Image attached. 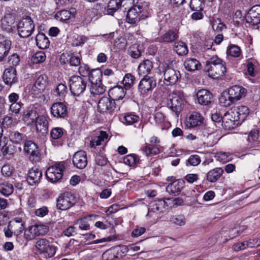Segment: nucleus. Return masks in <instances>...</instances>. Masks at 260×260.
Returning a JSON list of instances; mask_svg holds the SVG:
<instances>
[{
	"instance_id": "nucleus-1",
	"label": "nucleus",
	"mask_w": 260,
	"mask_h": 260,
	"mask_svg": "<svg viewBox=\"0 0 260 260\" xmlns=\"http://www.w3.org/2000/svg\"><path fill=\"white\" fill-rule=\"evenodd\" d=\"M246 89L242 86L234 85L230 87L228 91H223L219 98V104L228 107L245 96Z\"/></svg>"
},
{
	"instance_id": "nucleus-2",
	"label": "nucleus",
	"mask_w": 260,
	"mask_h": 260,
	"mask_svg": "<svg viewBox=\"0 0 260 260\" xmlns=\"http://www.w3.org/2000/svg\"><path fill=\"white\" fill-rule=\"evenodd\" d=\"M158 69L159 73L163 74L164 82L166 85H175L181 78L180 72L175 69L172 63H162L159 66Z\"/></svg>"
},
{
	"instance_id": "nucleus-3",
	"label": "nucleus",
	"mask_w": 260,
	"mask_h": 260,
	"mask_svg": "<svg viewBox=\"0 0 260 260\" xmlns=\"http://www.w3.org/2000/svg\"><path fill=\"white\" fill-rule=\"evenodd\" d=\"M88 80L78 75L72 76L69 80L70 90L71 94L79 96L84 93L87 86Z\"/></svg>"
},
{
	"instance_id": "nucleus-4",
	"label": "nucleus",
	"mask_w": 260,
	"mask_h": 260,
	"mask_svg": "<svg viewBox=\"0 0 260 260\" xmlns=\"http://www.w3.org/2000/svg\"><path fill=\"white\" fill-rule=\"evenodd\" d=\"M34 21L29 16H24L17 23V30L20 37L26 38L32 33L35 28Z\"/></svg>"
},
{
	"instance_id": "nucleus-5",
	"label": "nucleus",
	"mask_w": 260,
	"mask_h": 260,
	"mask_svg": "<svg viewBox=\"0 0 260 260\" xmlns=\"http://www.w3.org/2000/svg\"><path fill=\"white\" fill-rule=\"evenodd\" d=\"M185 102L183 93L179 91H173L170 94L168 98V106L177 115L182 110V106Z\"/></svg>"
},
{
	"instance_id": "nucleus-6",
	"label": "nucleus",
	"mask_w": 260,
	"mask_h": 260,
	"mask_svg": "<svg viewBox=\"0 0 260 260\" xmlns=\"http://www.w3.org/2000/svg\"><path fill=\"white\" fill-rule=\"evenodd\" d=\"M120 105L111 98L103 96L99 101L98 109L100 113L113 114L119 111Z\"/></svg>"
},
{
	"instance_id": "nucleus-7",
	"label": "nucleus",
	"mask_w": 260,
	"mask_h": 260,
	"mask_svg": "<svg viewBox=\"0 0 260 260\" xmlns=\"http://www.w3.org/2000/svg\"><path fill=\"white\" fill-rule=\"evenodd\" d=\"M64 164L63 162H59L50 166L45 173L47 180L52 183L59 181L62 177L63 172L65 169Z\"/></svg>"
},
{
	"instance_id": "nucleus-8",
	"label": "nucleus",
	"mask_w": 260,
	"mask_h": 260,
	"mask_svg": "<svg viewBox=\"0 0 260 260\" xmlns=\"http://www.w3.org/2000/svg\"><path fill=\"white\" fill-rule=\"evenodd\" d=\"M77 202L75 194L71 192H65L60 194L56 200V207L61 210H66L73 207Z\"/></svg>"
},
{
	"instance_id": "nucleus-9",
	"label": "nucleus",
	"mask_w": 260,
	"mask_h": 260,
	"mask_svg": "<svg viewBox=\"0 0 260 260\" xmlns=\"http://www.w3.org/2000/svg\"><path fill=\"white\" fill-rule=\"evenodd\" d=\"M245 20L249 27L258 28L260 23V5H256L252 7L245 16Z\"/></svg>"
},
{
	"instance_id": "nucleus-10",
	"label": "nucleus",
	"mask_w": 260,
	"mask_h": 260,
	"mask_svg": "<svg viewBox=\"0 0 260 260\" xmlns=\"http://www.w3.org/2000/svg\"><path fill=\"white\" fill-rule=\"evenodd\" d=\"M156 86V81L154 78L150 76L143 77L139 84L138 91L141 95L145 96L151 92Z\"/></svg>"
},
{
	"instance_id": "nucleus-11",
	"label": "nucleus",
	"mask_w": 260,
	"mask_h": 260,
	"mask_svg": "<svg viewBox=\"0 0 260 260\" xmlns=\"http://www.w3.org/2000/svg\"><path fill=\"white\" fill-rule=\"evenodd\" d=\"M24 151L29 154V159L32 162L39 161L40 154L37 145L31 140H26L24 143Z\"/></svg>"
},
{
	"instance_id": "nucleus-12",
	"label": "nucleus",
	"mask_w": 260,
	"mask_h": 260,
	"mask_svg": "<svg viewBox=\"0 0 260 260\" xmlns=\"http://www.w3.org/2000/svg\"><path fill=\"white\" fill-rule=\"evenodd\" d=\"M143 8L140 5H136L127 12L126 21L132 24H137L141 20Z\"/></svg>"
},
{
	"instance_id": "nucleus-13",
	"label": "nucleus",
	"mask_w": 260,
	"mask_h": 260,
	"mask_svg": "<svg viewBox=\"0 0 260 260\" xmlns=\"http://www.w3.org/2000/svg\"><path fill=\"white\" fill-rule=\"evenodd\" d=\"M167 203L163 200H155L151 202L147 216H153V213H164L167 209Z\"/></svg>"
},
{
	"instance_id": "nucleus-14",
	"label": "nucleus",
	"mask_w": 260,
	"mask_h": 260,
	"mask_svg": "<svg viewBox=\"0 0 260 260\" xmlns=\"http://www.w3.org/2000/svg\"><path fill=\"white\" fill-rule=\"evenodd\" d=\"M222 118V125L225 129H233L238 124L236 123V122L239 121L237 116L231 109L224 113Z\"/></svg>"
},
{
	"instance_id": "nucleus-15",
	"label": "nucleus",
	"mask_w": 260,
	"mask_h": 260,
	"mask_svg": "<svg viewBox=\"0 0 260 260\" xmlns=\"http://www.w3.org/2000/svg\"><path fill=\"white\" fill-rule=\"evenodd\" d=\"M15 16L10 13L5 14L2 19V27L8 32H12L17 28Z\"/></svg>"
},
{
	"instance_id": "nucleus-16",
	"label": "nucleus",
	"mask_w": 260,
	"mask_h": 260,
	"mask_svg": "<svg viewBox=\"0 0 260 260\" xmlns=\"http://www.w3.org/2000/svg\"><path fill=\"white\" fill-rule=\"evenodd\" d=\"M179 38L178 31L176 29H169L161 36L155 39V42L160 43H172Z\"/></svg>"
},
{
	"instance_id": "nucleus-17",
	"label": "nucleus",
	"mask_w": 260,
	"mask_h": 260,
	"mask_svg": "<svg viewBox=\"0 0 260 260\" xmlns=\"http://www.w3.org/2000/svg\"><path fill=\"white\" fill-rule=\"evenodd\" d=\"M51 113L56 118H64L68 114L67 107L62 102L55 103L51 107Z\"/></svg>"
},
{
	"instance_id": "nucleus-18",
	"label": "nucleus",
	"mask_w": 260,
	"mask_h": 260,
	"mask_svg": "<svg viewBox=\"0 0 260 260\" xmlns=\"http://www.w3.org/2000/svg\"><path fill=\"white\" fill-rule=\"evenodd\" d=\"M73 163L75 167L79 169L85 168L87 164L86 152L83 150L76 152L73 157Z\"/></svg>"
},
{
	"instance_id": "nucleus-19",
	"label": "nucleus",
	"mask_w": 260,
	"mask_h": 260,
	"mask_svg": "<svg viewBox=\"0 0 260 260\" xmlns=\"http://www.w3.org/2000/svg\"><path fill=\"white\" fill-rule=\"evenodd\" d=\"M3 78L5 84L11 86L17 83L18 80L16 69L13 67L6 69L4 72Z\"/></svg>"
},
{
	"instance_id": "nucleus-20",
	"label": "nucleus",
	"mask_w": 260,
	"mask_h": 260,
	"mask_svg": "<svg viewBox=\"0 0 260 260\" xmlns=\"http://www.w3.org/2000/svg\"><path fill=\"white\" fill-rule=\"evenodd\" d=\"M39 115L36 108L29 107L23 112L22 119L27 125H31Z\"/></svg>"
},
{
	"instance_id": "nucleus-21",
	"label": "nucleus",
	"mask_w": 260,
	"mask_h": 260,
	"mask_svg": "<svg viewBox=\"0 0 260 260\" xmlns=\"http://www.w3.org/2000/svg\"><path fill=\"white\" fill-rule=\"evenodd\" d=\"M42 177V172L38 168L34 167L31 168L27 173L26 181L30 185L38 184Z\"/></svg>"
},
{
	"instance_id": "nucleus-22",
	"label": "nucleus",
	"mask_w": 260,
	"mask_h": 260,
	"mask_svg": "<svg viewBox=\"0 0 260 260\" xmlns=\"http://www.w3.org/2000/svg\"><path fill=\"white\" fill-rule=\"evenodd\" d=\"M207 72L209 73V76L214 79L223 76L227 72L225 62L223 61L216 66L212 67L211 69Z\"/></svg>"
},
{
	"instance_id": "nucleus-23",
	"label": "nucleus",
	"mask_w": 260,
	"mask_h": 260,
	"mask_svg": "<svg viewBox=\"0 0 260 260\" xmlns=\"http://www.w3.org/2000/svg\"><path fill=\"white\" fill-rule=\"evenodd\" d=\"M34 124L35 125L37 131L41 133L43 136L47 134L48 129V121L46 117L42 115H40L37 117Z\"/></svg>"
},
{
	"instance_id": "nucleus-24",
	"label": "nucleus",
	"mask_w": 260,
	"mask_h": 260,
	"mask_svg": "<svg viewBox=\"0 0 260 260\" xmlns=\"http://www.w3.org/2000/svg\"><path fill=\"white\" fill-rule=\"evenodd\" d=\"M76 14V10L75 8H71L70 10H62L57 12L54 15L57 20L67 22L72 17L74 18Z\"/></svg>"
},
{
	"instance_id": "nucleus-25",
	"label": "nucleus",
	"mask_w": 260,
	"mask_h": 260,
	"mask_svg": "<svg viewBox=\"0 0 260 260\" xmlns=\"http://www.w3.org/2000/svg\"><path fill=\"white\" fill-rule=\"evenodd\" d=\"M198 103L202 105H208L211 103L212 94L207 89H201L197 93Z\"/></svg>"
},
{
	"instance_id": "nucleus-26",
	"label": "nucleus",
	"mask_w": 260,
	"mask_h": 260,
	"mask_svg": "<svg viewBox=\"0 0 260 260\" xmlns=\"http://www.w3.org/2000/svg\"><path fill=\"white\" fill-rule=\"evenodd\" d=\"M124 87L117 85L111 88L108 92L109 96L115 102L122 100L125 95L126 91Z\"/></svg>"
},
{
	"instance_id": "nucleus-27",
	"label": "nucleus",
	"mask_w": 260,
	"mask_h": 260,
	"mask_svg": "<svg viewBox=\"0 0 260 260\" xmlns=\"http://www.w3.org/2000/svg\"><path fill=\"white\" fill-rule=\"evenodd\" d=\"M185 184L184 180L178 179L170 183L167 186L166 190L169 193L174 194L175 196L178 195L185 186Z\"/></svg>"
},
{
	"instance_id": "nucleus-28",
	"label": "nucleus",
	"mask_w": 260,
	"mask_h": 260,
	"mask_svg": "<svg viewBox=\"0 0 260 260\" xmlns=\"http://www.w3.org/2000/svg\"><path fill=\"white\" fill-rule=\"evenodd\" d=\"M48 230V226L42 224H36L30 226L29 227L28 231L32 235V237H29V239L36 236L46 234Z\"/></svg>"
},
{
	"instance_id": "nucleus-29",
	"label": "nucleus",
	"mask_w": 260,
	"mask_h": 260,
	"mask_svg": "<svg viewBox=\"0 0 260 260\" xmlns=\"http://www.w3.org/2000/svg\"><path fill=\"white\" fill-rule=\"evenodd\" d=\"M203 120L204 118L201 116L200 114L196 112L189 116L186 124L189 128H194L201 125L203 123Z\"/></svg>"
},
{
	"instance_id": "nucleus-30",
	"label": "nucleus",
	"mask_w": 260,
	"mask_h": 260,
	"mask_svg": "<svg viewBox=\"0 0 260 260\" xmlns=\"http://www.w3.org/2000/svg\"><path fill=\"white\" fill-rule=\"evenodd\" d=\"M153 68V63L149 59L144 60L140 63L138 68V74L143 77L148 76V75L151 72Z\"/></svg>"
},
{
	"instance_id": "nucleus-31",
	"label": "nucleus",
	"mask_w": 260,
	"mask_h": 260,
	"mask_svg": "<svg viewBox=\"0 0 260 260\" xmlns=\"http://www.w3.org/2000/svg\"><path fill=\"white\" fill-rule=\"evenodd\" d=\"M231 110L233 111L237 116L238 120L240 122L244 121L249 113V108L247 106L243 105L231 109Z\"/></svg>"
},
{
	"instance_id": "nucleus-32",
	"label": "nucleus",
	"mask_w": 260,
	"mask_h": 260,
	"mask_svg": "<svg viewBox=\"0 0 260 260\" xmlns=\"http://www.w3.org/2000/svg\"><path fill=\"white\" fill-rule=\"evenodd\" d=\"M10 141L15 144H24L27 140L25 134L19 133L18 131L11 132L9 135Z\"/></svg>"
},
{
	"instance_id": "nucleus-33",
	"label": "nucleus",
	"mask_w": 260,
	"mask_h": 260,
	"mask_svg": "<svg viewBox=\"0 0 260 260\" xmlns=\"http://www.w3.org/2000/svg\"><path fill=\"white\" fill-rule=\"evenodd\" d=\"M11 45V41L9 40H5L0 42V62L4 61L9 54Z\"/></svg>"
},
{
	"instance_id": "nucleus-34",
	"label": "nucleus",
	"mask_w": 260,
	"mask_h": 260,
	"mask_svg": "<svg viewBox=\"0 0 260 260\" xmlns=\"http://www.w3.org/2000/svg\"><path fill=\"white\" fill-rule=\"evenodd\" d=\"M224 172L221 168H216L209 171L206 174V179L211 183L216 182Z\"/></svg>"
},
{
	"instance_id": "nucleus-35",
	"label": "nucleus",
	"mask_w": 260,
	"mask_h": 260,
	"mask_svg": "<svg viewBox=\"0 0 260 260\" xmlns=\"http://www.w3.org/2000/svg\"><path fill=\"white\" fill-rule=\"evenodd\" d=\"M173 50L179 56L185 55L188 52V47L186 43L181 41L174 42Z\"/></svg>"
},
{
	"instance_id": "nucleus-36",
	"label": "nucleus",
	"mask_w": 260,
	"mask_h": 260,
	"mask_svg": "<svg viewBox=\"0 0 260 260\" xmlns=\"http://www.w3.org/2000/svg\"><path fill=\"white\" fill-rule=\"evenodd\" d=\"M185 68L188 71H194L201 68V64L194 58H187L184 62Z\"/></svg>"
},
{
	"instance_id": "nucleus-37",
	"label": "nucleus",
	"mask_w": 260,
	"mask_h": 260,
	"mask_svg": "<svg viewBox=\"0 0 260 260\" xmlns=\"http://www.w3.org/2000/svg\"><path fill=\"white\" fill-rule=\"evenodd\" d=\"M2 134H0V147H1V151L3 155L7 154H12L13 153V149L10 142L6 137L3 138V140L1 139Z\"/></svg>"
},
{
	"instance_id": "nucleus-38",
	"label": "nucleus",
	"mask_w": 260,
	"mask_h": 260,
	"mask_svg": "<svg viewBox=\"0 0 260 260\" xmlns=\"http://www.w3.org/2000/svg\"><path fill=\"white\" fill-rule=\"evenodd\" d=\"M37 46L42 49L47 48L50 45L48 38L43 33H39L36 37Z\"/></svg>"
},
{
	"instance_id": "nucleus-39",
	"label": "nucleus",
	"mask_w": 260,
	"mask_h": 260,
	"mask_svg": "<svg viewBox=\"0 0 260 260\" xmlns=\"http://www.w3.org/2000/svg\"><path fill=\"white\" fill-rule=\"evenodd\" d=\"M106 87L102 82L90 83L89 91L92 95H100L104 93L106 90Z\"/></svg>"
},
{
	"instance_id": "nucleus-40",
	"label": "nucleus",
	"mask_w": 260,
	"mask_h": 260,
	"mask_svg": "<svg viewBox=\"0 0 260 260\" xmlns=\"http://www.w3.org/2000/svg\"><path fill=\"white\" fill-rule=\"evenodd\" d=\"M213 30L216 32H220L227 28L226 25L220 18H213L211 21Z\"/></svg>"
},
{
	"instance_id": "nucleus-41",
	"label": "nucleus",
	"mask_w": 260,
	"mask_h": 260,
	"mask_svg": "<svg viewBox=\"0 0 260 260\" xmlns=\"http://www.w3.org/2000/svg\"><path fill=\"white\" fill-rule=\"evenodd\" d=\"M108 135L105 131H101L100 135L90 142V146L91 148H95L96 146L102 144V142L107 141Z\"/></svg>"
},
{
	"instance_id": "nucleus-42",
	"label": "nucleus",
	"mask_w": 260,
	"mask_h": 260,
	"mask_svg": "<svg viewBox=\"0 0 260 260\" xmlns=\"http://www.w3.org/2000/svg\"><path fill=\"white\" fill-rule=\"evenodd\" d=\"M47 76L45 74L38 75L37 79L35 83L34 86L41 91L45 89L47 84Z\"/></svg>"
},
{
	"instance_id": "nucleus-43",
	"label": "nucleus",
	"mask_w": 260,
	"mask_h": 260,
	"mask_svg": "<svg viewBox=\"0 0 260 260\" xmlns=\"http://www.w3.org/2000/svg\"><path fill=\"white\" fill-rule=\"evenodd\" d=\"M14 187L12 184L5 182L0 184V193L5 197H9L13 193Z\"/></svg>"
},
{
	"instance_id": "nucleus-44",
	"label": "nucleus",
	"mask_w": 260,
	"mask_h": 260,
	"mask_svg": "<svg viewBox=\"0 0 260 260\" xmlns=\"http://www.w3.org/2000/svg\"><path fill=\"white\" fill-rule=\"evenodd\" d=\"M102 76L103 72L100 69H92L88 76V80L92 83L96 82H102Z\"/></svg>"
},
{
	"instance_id": "nucleus-45",
	"label": "nucleus",
	"mask_w": 260,
	"mask_h": 260,
	"mask_svg": "<svg viewBox=\"0 0 260 260\" xmlns=\"http://www.w3.org/2000/svg\"><path fill=\"white\" fill-rule=\"evenodd\" d=\"M103 258L104 260H119L116 249L115 247H112L106 250L103 254Z\"/></svg>"
},
{
	"instance_id": "nucleus-46",
	"label": "nucleus",
	"mask_w": 260,
	"mask_h": 260,
	"mask_svg": "<svg viewBox=\"0 0 260 260\" xmlns=\"http://www.w3.org/2000/svg\"><path fill=\"white\" fill-rule=\"evenodd\" d=\"M135 80V77L134 75L130 73L126 74L122 81L125 90L131 89L134 84Z\"/></svg>"
},
{
	"instance_id": "nucleus-47",
	"label": "nucleus",
	"mask_w": 260,
	"mask_h": 260,
	"mask_svg": "<svg viewBox=\"0 0 260 260\" xmlns=\"http://www.w3.org/2000/svg\"><path fill=\"white\" fill-rule=\"evenodd\" d=\"M142 47L135 44L132 45L128 50V54L134 58H138L141 55Z\"/></svg>"
},
{
	"instance_id": "nucleus-48",
	"label": "nucleus",
	"mask_w": 260,
	"mask_h": 260,
	"mask_svg": "<svg viewBox=\"0 0 260 260\" xmlns=\"http://www.w3.org/2000/svg\"><path fill=\"white\" fill-rule=\"evenodd\" d=\"M223 61H224L219 58L217 55L213 56L206 61L205 66V70L207 71L211 69L212 67H213L216 66Z\"/></svg>"
},
{
	"instance_id": "nucleus-49",
	"label": "nucleus",
	"mask_w": 260,
	"mask_h": 260,
	"mask_svg": "<svg viewBox=\"0 0 260 260\" xmlns=\"http://www.w3.org/2000/svg\"><path fill=\"white\" fill-rule=\"evenodd\" d=\"M169 221L176 225L183 226L186 223V219L183 215H174L171 216Z\"/></svg>"
},
{
	"instance_id": "nucleus-50",
	"label": "nucleus",
	"mask_w": 260,
	"mask_h": 260,
	"mask_svg": "<svg viewBox=\"0 0 260 260\" xmlns=\"http://www.w3.org/2000/svg\"><path fill=\"white\" fill-rule=\"evenodd\" d=\"M120 0H110L108 3L107 12L109 14L113 15L120 8Z\"/></svg>"
},
{
	"instance_id": "nucleus-51",
	"label": "nucleus",
	"mask_w": 260,
	"mask_h": 260,
	"mask_svg": "<svg viewBox=\"0 0 260 260\" xmlns=\"http://www.w3.org/2000/svg\"><path fill=\"white\" fill-rule=\"evenodd\" d=\"M204 6V0H191L189 4L190 9L194 11H202Z\"/></svg>"
},
{
	"instance_id": "nucleus-52",
	"label": "nucleus",
	"mask_w": 260,
	"mask_h": 260,
	"mask_svg": "<svg viewBox=\"0 0 260 260\" xmlns=\"http://www.w3.org/2000/svg\"><path fill=\"white\" fill-rule=\"evenodd\" d=\"M139 161V158L136 154H129L125 156L123 158V162L129 166H134Z\"/></svg>"
},
{
	"instance_id": "nucleus-53",
	"label": "nucleus",
	"mask_w": 260,
	"mask_h": 260,
	"mask_svg": "<svg viewBox=\"0 0 260 260\" xmlns=\"http://www.w3.org/2000/svg\"><path fill=\"white\" fill-rule=\"evenodd\" d=\"M123 122H125L127 124H132L134 123L138 122L140 120L138 115L132 113H126L123 117Z\"/></svg>"
},
{
	"instance_id": "nucleus-54",
	"label": "nucleus",
	"mask_w": 260,
	"mask_h": 260,
	"mask_svg": "<svg viewBox=\"0 0 260 260\" xmlns=\"http://www.w3.org/2000/svg\"><path fill=\"white\" fill-rule=\"evenodd\" d=\"M46 58L45 53L43 51L37 52L32 56L31 61L33 63H40L44 62Z\"/></svg>"
},
{
	"instance_id": "nucleus-55",
	"label": "nucleus",
	"mask_w": 260,
	"mask_h": 260,
	"mask_svg": "<svg viewBox=\"0 0 260 260\" xmlns=\"http://www.w3.org/2000/svg\"><path fill=\"white\" fill-rule=\"evenodd\" d=\"M226 53L232 57H238L240 56L241 51L239 47L235 45L231 44L229 46Z\"/></svg>"
},
{
	"instance_id": "nucleus-56",
	"label": "nucleus",
	"mask_w": 260,
	"mask_h": 260,
	"mask_svg": "<svg viewBox=\"0 0 260 260\" xmlns=\"http://www.w3.org/2000/svg\"><path fill=\"white\" fill-rule=\"evenodd\" d=\"M142 151L147 156L149 155H156L160 152V150L156 146H150V145H146L142 148Z\"/></svg>"
},
{
	"instance_id": "nucleus-57",
	"label": "nucleus",
	"mask_w": 260,
	"mask_h": 260,
	"mask_svg": "<svg viewBox=\"0 0 260 260\" xmlns=\"http://www.w3.org/2000/svg\"><path fill=\"white\" fill-rule=\"evenodd\" d=\"M67 87L66 85L62 83L59 84L53 91V93L60 97H64L67 92Z\"/></svg>"
},
{
	"instance_id": "nucleus-58",
	"label": "nucleus",
	"mask_w": 260,
	"mask_h": 260,
	"mask_svg": "<svg viewBox=\"0 0 260 260\" xmlns=\"http://www.w3.org/2000/svg\"><path fill=\"white\" fill-rule=\"evenodd\" d=\"M64 129L61 127H54L50 132V137L52 139L57 140L61 138L63 135Z\"/></svg>"
},
{
	"instance_id": "nucleus-59",
	"label": "nucleus",
	"mask_w": 260,
	"mask_h": 260,
	"mask_svg": "<svg viewBox=\"0 0 260 260\" xmlns=\"http://www.w3.org/2000/svg\"><path fill=\"white\" fill-rule=\"evenodd\" d=\"M91 70H90L89 67L86 64H81L79 69L78 72L81 75V77L86 78L87 77H88Z\"/></svg>"
},
{
	"instance_id": "nucleus-60",
	"label": "nucleus",
	"mask_w": 260,
	"mask_h": 260,
	"mask_svg": "<svg viewBox=\"0 0 260 260\" xmlns=\"http://www.w3.org/2000/svg\"><path fill=\"white\" fill-rule=\"evenodd\" d=\"M96 215H89L86 216L84 219H81L78 221L79 228L82 230H88L90 229L89 224L86 221V219H91L92 217H96Z\"/></svg>"
},
{
	"instance_id": "nucleus-61",
	"label": "nucleus",
	"mask_w": 260,
	"mask_h": 260,
	"mask_svg": "<svg viewBox=\"0 0 260 260\" xmlns=\"http://www.w3.org/2000/svg\"><path fill=\"white\" fill-rule=\"evenodd\" d=\"M120 8L123 9V11L129 10L136 6L135 0H120Z\"/></svg>"
},
{
	"instance_id": "nucleus-62",
	"label": "nucleus",
	"mask_w": 260,
	"mask_h": 260,
	"mask_svg": "<svg viewBox=\"0 0 260 260\" xmlns=\"http://www.w3.org/2000/svg\"><path fill=\"white\" fill-rule=\"evenodd\" d=\"M201 162V158L198 155H191L186 160V165L187 166H196Z\"/></svg>"
},
{
	"instance_id": "nucleus-63",
	"label": "nucleus",
	"mask_w": 260,
	"mask_h": 260,
	"mask_svg": "<svg viewBox=\"0 0 260 260\" xmlns=\"http://www.w3.org/2000/svg\"><path fill=\"white\" fill-rule=\"evenodd\" d=\"M14 171L13 167L9 164L4 165L1 169V172L3 176L5 177L11 176Z\"/></svg>"
},
{
	"instance_id": "nucleus-64",
	"label": "nucleus",
	"mask_w": 260,
	"mask_h": 260,
	"mask_svg": "<svg viewBox=\"0 0 260 260\" xmlns=\"http://www.w3.org/2000/svg\"><path fill=\"white\" fill-rule=\"evenodd\" d=\"M49 244V243L48 240L45 239H41L36 242V247L40 253H42Z\"/></svg>"
}]
</instances>
